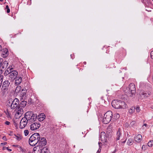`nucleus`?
Masks as SVG:
<instances>
[{"label": "nucleus", "instance_id": "f257e3e1", "mask_svg": "<svg viewBox=\"0 0 153 153\" xmlns=\"http://www.w3.org/2000/svg\"><path fill=\"white\" fill-rule=\"evenodd\" d=\"M40 135L38 133H35L30 137L29 142V144L32 146H35L39 141Z\"/></svg>", "mask_w": 153, "mask_h": 153}, {"label": "nucleus", "instance_id": "f03ea898", "mask_svg": "<svg viewBox=\"0 0 153 153\" xmlns=\"http://www.w3.org/2000/svg\"><path fill=\"white\" fill-rule=\"evenodd\" d=\"M27 102L25 101H22L18 104V107L17 109L16 112V116L18 117H20L24 113L23 108L26 105Z\"/></svg>", "mask_w": 153, "mask_h": 153}, {"label": "nucleus", "instance_id": "7ed1b4c3", "mask_svg": "<svg viewBox=\"0 0 153 153\" xmlns=\"http://www.w3.org/2000/svg\"><path fill=\"white\" fill-rule=\"evenodd\" d=\"M112 106L115 108H126V105L125 103L121 100H114L111 103Z\"/></svg>", "mask_w": 153, "mask_h": 153}, {"label": "nucleus", "instance_id": "20e7f679", "mask_svg": "<svg viewBox=\"0 0 153 153\" xmlns=\"http://www.w3.org/2000/svg\"><path fill=\"white\" fill-rule=\"evenodd\" d=\"M24 117L27 120L28 123H31L34 122L36 120L37 115L34 114L32 112L28 111L25 114Z\"/></svg>", "mask_w": 153, "mask_h": 153}, {"label": "nucleus", "instance_id": "39448f33", "mask_svg": "<svg viewBox=\"0 0 153 153\" xmlns=\"http://www.w3.org/2000/svg\"><path fill=\"white\" fill-rule=\"evenodd\" d=\"M112 113L111 111H107L104 115L102 122L104 124L108 123L111 121L112 117Z\"/></svg>", "mask_w": 153, "mask_h": 153}, {"label": "nucleus", "instance_id": "423d86ee", "mask_svg": "<svg viewBox=\"0 0 153 153\" xmlns=\"http://www.w3.org/2000/svg\"><path fill=\"white\" fill-rule=\"evenodd\" d=\"M19 104V100L17 98H15L13 100H11L8 102V104L10 106V108L12 109H15L16 113V112L17 109L18 107Z\"/></svg>", "mask_w": 153, "mask_h": 153}, {"label": "nucleus", "instance_id": "0eeeda50", "mask_svg": "<svg viewBox=\"0 0 153 153\" xmlns=\"http://www.w3.org/2000/svg\"><path fill=\"white\" fill-rule=\"evenodd\" d=\"M135 92L136 88L135 85L133 83L130 84L129 85L128 95L130 97H132L135 95Z\"/></svg>", "mask_w": 153, "mask_h": 153}, {"label": "nucleus", "instance_id": "6e6552de", "mask_svg": "<svg viewBox=\"0 0 153 153\" xmlns=\"http://www.w3.org/2000/svg\"><path fill=\"white\" fill-rule=\"evenodd\" d=\"M0 68L1 71H3L7 68L8 65V62L6 61L1 59L0 60Z\"/></svg>", "mask_w": 153, "mask_h": 153}, {"label": "nucleus", "instance_id": "1a4fd4ad", "mask_svg": "<svg viewBox=\"0 0 153 153\" xmlns=\"http://www.w3.org/2000/svg\"><path fill=\"white\" fill-rule=\"evenodd\" d=\"M18 72L16 71H12L9 75V79L11 81H13L17 77Z\"/></svg>", "mask_w": 153, "mask_h": 153}, {"label": "nucleus", "instance_id": "9d476101", "mask_svg": "<svg viewBox=\"0 0 153 153\" xmlns=\"http://www.w3.org/2000/svg\"><path fill=\"white\" fill-rule=\"evenodd\" d=\"M28 123V121L24 117L20 121L19 126L20 128L22 129L24 128L26 126Z\"/></svg>", "mask_w": 153, "mask_h": 153}, {"label": "nucleus", "instance_id": "9b49d317", "mask_svg": "<svg viewBox=\"0 0 153 153\" xmlns=\"http://www.w3.org/2000/svg\"><path fill=\"white\" fill-rule=\"evenodd\" d=\"M40 126L39 123H34L30 125V128L32 131H35L39 128Z\"/></svg>", "mask_w": 153, "mask_h": 153}, {"label": "nucleus", "instance_id": "f8f14e48", "mask_svg": "<svg viewBox=\"0 0 153 153\" xmlns=\"http://www.w3.org/2000/svg\"><path fill=\"white\" fill-rule=\"evenodd\" d=\"M10 84V82H9L8 80H6L4 82H3L2 86V89L3 90H4L5 91H7L8 89V87L9 85Z\"/></svg>", "mask_w": 153, "mask_h": 153}, {"label": "nucleus", "instance_id": "ddd939ff", "mask_svg": "<svg viewBox=\"0 0 153 153\" xmlns=\"http://www.w3.org/2000/svg\"><path fill=\"white\" fill-rule=\"evenodd\" d=\"M9 55V52L7 48H4L2 49L1 52V56L4 58L7 57Z\"/></svg>", "mask_w": 153, "mask_h": 153}, {"label": "nucleus", "instance_id": "4468645a", "mask_svg": "<svg viewBox=\"0 0 153 153\" xmlns=\"http://www.w3.org/2000/svg\"><path fill=\"white\" fill-rule=\"evenodd\" d=\"M40 147H34L33 149V153H41V152L43 153L45 149H46L45 148H43L42 149Z\"/></svg>", "mask_w": 153, "mask_h": 153}, {"label": "nucleus", "instance_id": "2eb2a0df", "mask_svg": "<svg viewBox=\"0 0 153 153\" xmlns=\"http://www.w3.org/2000/svg\"><path fill=\"white\" fill-rule=\"evenodd\" d=\"M38 143L39 145V147L41 148H42V147L45 146L46 144L47 141L45 138L42 137L41 138L40 140H39Z\"/></svg>", "mask_w": 153, "mask_h": 153}, {"label": "nucleus", "instance_id": "dca6fc26", "mask_svg": "<svg viewBox=\"0 0 153 153\" xmlns=\"http://www.w3.org/2000/svg\"><path fill=\"white\" fill-rule=\"evenodd\" d=\"M150 92H147L146 93H144L141 92L140 93V95L143 98H146L149 97L151 94Z\"/></svg>", "mask_w": 153, "mask_h": 153}, {"label": "nucleus", "instance_id": "f3484780", "mask_svg": "<svg viewBox=\"0 0 153 153\" xmlns=\"http://www.w3.org/2000/svg\"><path fill=\"white\" fill-rule=\"evenodd\" d=\"M46 116L44 113H42L38 116V119L40 121H42L45 118Z\"/></svg>", "mask_w": 153, "mask_h": 153}, {"label": "nucleus", "instance_id": "a211bd4d", "mask_svg": "<svg viewBox=\"0 0 153 153\" xmlns=\"http://www.w3.org/2000/svg\"><path fill=\"white\" fill-rule=\"evenodd\" d=\"M121 132L122 131H121L120 129L119 128L117 132L116 137V139L117 140H120V137L122 135Z\"/></svg>", "mask_w": 153, "mask_h": 153}, {"label": "nucleus", "instance_id": "6ab92c4d", "mask_svg": "<svg viewBox=\"0 0 153 153\" xmlns=\"http://www.w3.org/2000/svg\"><path fill=\"white\" fill-rule=\"evenodd\" d=\"M15 79H16L15 84L16 85H18L21 83L22 78L21 77L18 76Z\"/></svg>", "mask_w": 153, "mask_h": 153}, {"label": "nucleus", "instance_id": "aec40b11", "mask_svg": "<svg viewBox=\"0 0 153 153\" xmlns=\"http://www.w3.org/2000/svg\"><path fill=\"white\" fill-rule=\"evenodd\" d=\"M135 140L137 142H140L142 139V135L140 134H138L136 137H134Z\"/></svg>", "mask_w": 153, "mask_h": 153}, {"label": "nucleus", "instance_id": "412c9836", "mask_svg": "<svg viewBox=\"0 0 153 153\" xmlns=\"http://www.w3.org/2000/svg\"><path fill=\"white\" fill-rule=\"evenodd\" d=\"M13 69V68H10V67H9L7 70L5 71L4 73V75L5 76H6L8 74H10V73L11 71V70Z\"/></svg>", "mask_w": 153, "mask_h": 153}, {"label": "nucleus", "instance_id": "4be33fe9", "mask_svg": "<svg viewBox=\"0 0 153 153\" xmlns=\"http://www.w3.org/2000/svg\"><path fill=\"white\" fill-rule=\"evenodd\" d=\"M141 1L142 3L144 4L147 7H148L149 5L148 0H141Z\"/></svg>", "mask_w": 153, "mask_h": 153}, {"label": "nucleus", "instance_id": "5701e85b", "mask_svg": "<svg viewBox=\"0 0 153 153\" xmlns=\"http://www.w3.org/2000/svg\"><path fill=\"white\" fill-rule=\"evenodd\" d=\"M135 109V107H132L129 110L128 112L129 113L132 114L134 112Z\"/></svg>", "mask_w": 153, "mask_h": 153}, {"label": "nucleus", "instance_id": "b1692460", "mask_svg": "<svg viewBox=\"0 0 153 153\" xmlns=\"http://www.w3.org/2000/svg\"><path fill=\"white\" fill-rule=\"evenodd\" d=\"M21 89V87L20 86H18L16 87L15 91L16 93H19Z\"/></svg>", "mask_w": 153, "mask_h": 153}, {"label": "nucleus", "instance_id": "393cba45", "mask_svg": "<svg viewBox=\"0 0 153 153\" xmlns=\"http://www.w3.org/2000/svg\"><path fill=\"white\" fill-rule=\"evenodd\" d=\"M153 145V140L149 141L148 143V146L149 147H152Z\"/></svg>", "mask_w": 153, "mask_h": 153}, {"label": "nucleus", "instance_id": "a878e982", "mask_svg": "<svg viewBox=\"0 0 153 153\" xmlns=\"http://www.w3.org/2000/svg\"><path fill=\"white\" fill-rule=\"evenodd\" d=\"M98 144H99V149L97 151L96 153H100L101 151L100 144H102V143L100 142H99Z\"/></svg>", "mask_w": 153, "mask_h": 153}, {"label": "nucleus", "instance_id": "bb28decb", "mask_svg": "<svg viewBox=\"0 0 153 153\" xmlns=\"http://www.w3.org/2000/svg\"><path fill=\"white\" fill-rule=\"evenodd\" d=\"M136 122L135 121H132L130 124L129 126L130 127H133L134 125L135 124Z\"/></svg>", "mask_w": 153, "mask_h": 153}, {"label": "nucleus", "instance_id": "cd10ccee", "mask_svg": "<svg viewBox=\"0 0 153 153\" xmlns=\"http://www.w3.org/2000/svg\"><path fill=\"white\" fill-rule=\"evenodd\" d=\"M132 140L131 139H128L127 143L129 145H131L132 144Z\"/></svg>", "mask_w": 153, "mask_h": 153}, {"label": "nucleus", "instance_id": "c85d7f7f", "mask_svg": "<svg viewBox=\"0 0 153 153\" xmlns=\"http://www.w3.org/2000/svg\"><path fill=\"white\" fill-rule=\"evenodd\" d=\"M24 133L25 136H27L29 134V131L27 130H25L24 131Z\"/></svg>", "mask_w": 153, "mask_h": 153}, {"label": "nucleus", "instance_id": "c756f323", "mask_svg": "<svg viewBox=\"0 0 153 153\" xmlns=\"http://www.w3.org/2000/svg\"><path fill=\"white\" fill-rule=\"evenodd\" d=\"M135 109H136L137 112V113L140 112V107L139 106H137L135 108Z\"/></svg>", "mask_w": 153, "mask_h": 153}, {"label": "nucleus", "instance_id": "7c9ffc66", "mask_svg": "<svg viewBox=\"0 0 153 153\" xmlns=\"http://www.w3.org/2000/svg\"><path fill=\"white\" fill-rule=\"evenodd\" d=\"M4 124L7 125H9L10 123V122L7 121L5 122Z\"/></svg>", "mask_w": 153, "mask_h": 153}, {"label": "nucleus", "instance_id": "2f4dec72", "mask_svg": "<svg viewBox=\"0 0 153 153\" xmlns=\"http://www.w3.org/2000/svg\"><path fill=\"white\" fill-rule=\"evenodd\" d=\"M16 139L18 141H20L22 139V138L20 137H19L17 136H16Z\"/></svg>", "mask_w": 153, "mask_h": 153}, {"label": "nucleus", "instance_id": "473e14b6", "mask_svg": "<svg viewBox=\"0 0 153 153\" xmlns=\"http://www.w3.org/2000/svg\"><path fill=\"white\" fill-rule=\"evenodd\" d=\"M150 56L151 58L153 59V51L151 52L150 53Z\"/></svg>", "mask_w": 153, "mask_h": 153}, {"label": "nucleus", "instance_id": "72a5a7b5", "mask_svg": "<svg viewBox=\"0 0 153 153\" xmlns=\"http://www.w3.org/2000/svg\"><path fill=\"white\" fill-rule=\"evenodd\" d=\"M129 126V125L128 123H126L125 124V126L126 128H128Z\"/></svg>", "mask_w": 153, "mask_h": 153}, {"label": "nucleus", "instance_id": "f704fd0d", "mask_svg": "<svg viewBox=\"0 0 153 153\" xmlns=\"http://www.w3.org/2000/svg\"><path fill=\"white\" fill-rule=\"evenodd\" d=\"M147 146L146 145H143L142 146V149H144V150H146V149Z\"/></svg>", "mask_w": 153, "mask_h": 153}, {"label": "nucleus", "instance_id": "c9c22d12", "mask_svg": "<svg viewBox=\"0 0 153 153\" xmlns=\"http://www.w3.org/2000/svg\"><path fill=\"white\" fill-rule=\"evenodd\" d=\"M112 128V125L111 124H110L108 128V129H111Z\"/></svg>", "mask_w": 153, "mask_h": 153}, {"label": "nucleus", "instance_id": "e433bc0d", "mask_svg": "<svg viewBox=\"0 0 153 153\" xmlns=\"http://www.w3.org/2000/svg\"><path fill=\"white\" fill-rule=\"evenodd\" d=\"M116 119H118L120 117V115L118 114H116Z\"/></svg>", "mask_w": 153, "mask_h": 153}, {"label": "nucleus", "instance_id": "4c0bfd02", "mask_svg": "<svg viewBox=\"0 0 153 153\" xmlns=\"http://www.w3.org/2000/svg\"><path fill=\"white\" fill-rule=\"evenodd\" d=\"M2 139L4 140H5V141H6L7 140V139L6 138V137L5 136H4L3 137H2Z\"/></svg>", "mask_w": 153, "mask_h": 153}, {"label": "nucleus", "instance_id": "58836bf2", "mask_svg": "<svg viewBox=\"0 0 153 153\" xmlns=\"http://www.w3.org/2000/svg\"><path fill=\"white\" fill-rule=\"evenodd\" d=\"M7 143L6 142H4V143H1V144L3 146L4 145H5Z\"/></svg>", "mask_w": 153, "mask_h": 153}, {"label": "nucleus", "instance_id": "ea45409f", "mask_svg": "<svg viewBox=\"0 0 153 153\" xmlns=\"http://www.w3.org/2000/svg\"><path fill=\"white\" fill-rule=\"evenodd\" d=\"M6 114L7 115V116H10V113H9V112L7 111V112L6 113Z\"/></svg>", "mask_w": 153, "mask_h": 153}, {"label": "nucleus", "instance_id": "a19ab883", "mask_svg": "<svg viewBox=\"0 0 153 153\" xmlns=\"http://www.w3.org/2000/svg\"><path fill=\"white\" fill-rule=\"evenodd\" d=\"M7 12L8 13H9L10 12V9H9V8L8 9H7Z\"/></svg>", "mask_w": 153, "mask_h": 153}, {"label": "nucleus", "instance_id": "79ce46f5", "mask_svg": "<svg viewBox=\"0 0 153 153\" xmlns=\"http://www.w3.org/2000/svg\"><path fill=\"white\" fill-rule=\"evenodd\" d=\"M2 50V47L0 45V52Z\"/></svg>", "mask_w": 153, "mask_h": 153}, {"label": "nucleus", "instance_id": "37998d69", "mask_svg": "<svg viewBox=\"0 0 153 153\" xmlns=\"http://www.w3.org/2000/svg\"><path fill=\"white\" fill-rule=\"evenodd\" d=\"M9 8V7L8 5H6V9H7Z\"/></svg>", "mask_w": 153, "mask_h": 153}, {"label": "nucleus", "instance_id": "c03bdc74", "mask_svg": "<svg viewBox=\"0 0 153 153\" xmlns=\"http://www.w3.org/2000/svg\"><path fill=\"white\" fill-rule=\"evenodd\" d=\"M143 126H145L146 127H147V126H148V125H147V124H146V123L144 124L143 125Z\"/></svg>", "mask_w": 153, "mask_h": 153}, {"label": "nucleus", "instance_id": "a18cd8bd", "mask_svg": "<svg viewBox=\"0 0 153 153\" xmlns=\"http://www.w3.org/2000/svg\"><path fill=\"white\" fill-rule=\"evenodd\" d=\"M7 150H8V151H11V150H11V149H8V147H7Z\"/></svg>", "mask_w": 153, "mask_h": 153}, {"label": "nucleus", "instance_id": "49530a36", "mask_svg": "<svg viewBox=\"0 0 153 153\" xmlns=\"http://www.w3.org/2000/svg\"><path fill=\"white\" fill-rule=\"evenodd\" d=\"M26 94V92H24L23 93V96H24V95H25Z\"/></svg>", "mask_w": 153, "mask_h": 153}, {"label": "nucleus", "instance_id": "de8ad7c7", "mask_svg": "<svg viewBox=\"0 0 153 153\" xmlns=\"http://www.w3.org/2000/svg\"><path fill=\"white\" fill-rule=\"evenodd\" d=\"M13 146L15 147H17L18 146V145H14Z\"/></svg>", "mask_w": 153, "mask_h": 153}, {"label": "nucleus", "instance_id": "09e8293b", "mask_svg": "<svg viewBox=\"0 0 153 153\" xmlns=\"http://www.w3.org/2000/svg\"><path fill=\"white\" fill-rule=\"evenodd\" d=\"M3 1V0H0V1L1 2H2Z\"/></svg>", "mask_w": 153, "mask_h": 153}, {"label": "nucleus", "instance_id": "8fccbe9b", "mask_svg": "<svg viewBox=\"0 0 153 153\" xmlns=\"http://www.w3.org/2000/svg\"><path fill=\"white\" fill-rule=\"evenodd\" d=\"M44 152H45L44 153H48L47 152H45L44 151Z\"/></svg>", "mask_w": 153, "mask_h": 153}, {"label": "nucleus", "instance_id": "3c124183", "mask_svg": "<svg viewBox=\"0 0 153 153\" xmlns=\"http://www.w3.org/2000/svg\"><path fill=\"white\" fill-rule=\"evenodd\" d=\"M151 108L153 109V105L151 107Z\"/></svg>", "mask_w": 153, "mask_h": 153}, {"label": "nucleus", "instance_id": "603ef678", "mask_svg": "<svg viewBox=\"0 0 153 153\" xmlns=\"http://www.w3.org/2000/svg\"><path fill=\"white\" fill-rule=\"evenodd\" d=\"M2 116V114H0V116L1 117Z\"/></svg>", "mask_w": 153, "mask_h": 153}, {"label": "nucleus", "instance_id": "864d4df0", "mask_svg": "<svg viewBox=\"0 0 153 153\" xmlns=\"http://www.w3.org/2000/svg\"><path fill=\"white\" fill-rule=\"evenodd\" d=\"M103 97H101V99H102V100H103Z\"/></svg>", "mask_w": 153, "mask_h": 153}, {"label": "nucleus", "instance_id": "5fc2aeb1", "mask_svg": "<svg viewBox=\"0 0 153 153\" xmlns=\"http://www.w3.org/2000/svg\"><path fill=\"white\" fill-rule=\"evenodd\" d=\"M125 142H126V141H123V143H125Z\"/></svg>", "mask_w": 153, "mask_h": 153}, {"label": "nucleus", "instance_id": "6e6d98bb", "mask_svg": "<svg viewBox=\"0 0 153 153\" xmlns=\"http://www.w3.org/2000/svg\"><path fill=\"white\" fill-rule=\"evenodd\" d=\"M23 91H23V90H22V93H23L22 92H23Z\"/></svg>", "mask_w": 153, "mask_h": 153}, {"label": "nucleus", "instance_id": "4d7b16f0", "mask_svg": "<svg viewBox=\"0 0 153 153\" xmlns=\"http://www.w3.org/2000/svg\"><path fill=\"white\" fill-rule=\"evenodd\" d=\"M101 135H100V136L101 138V137H102Z\"/></svg>", "mask_w": 153, "mask_h": 153}, {"label": "nucleus", "instance_id": "13d9d810", "mask_svg": "<svg viewBox=\"0 0 153 153\" xmlns=\"http://www.w3.org/2000/svg\"><path fill=\"white\" fill-rule=\"evenodd\" d=\"M152 0V1H153V0Z\"/></svg>", "mask_w": 153, "mask_h": 153}]
</instances>
